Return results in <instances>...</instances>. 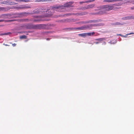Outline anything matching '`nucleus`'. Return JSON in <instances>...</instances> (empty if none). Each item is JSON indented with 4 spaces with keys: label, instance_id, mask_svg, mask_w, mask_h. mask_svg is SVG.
<instances>
[{
    "label": "nucleus",
    "instance_id": "nucleus-1",
    "mask_svg": "<svg viewBox=\"0 0 134 134\" xmlns=\"http://www.w3.org/2000/svg\"><path fill=\"white\" fill-rule=\"evenodd\" d=\"M118 4H114L112 5H107L102 7V8L98 12L92 13V14H101L103 13H105L106 12L112 10L114 7L118 6Z\"/></svg>",
    "mask_w": 134,
    "mask_h": 134
},
{
    "label": "nucleus",
    "instance_id": "nucleus-2",
    "mask_svg": "<svg viewBox=\"0 0 134 134\" xmlns=\"http://www.w3.org/2000/svg\"><path fill=\"white\" fill-rule=\"evenodd\" d=\"M38 11L40 12H46V13L44 15H42L38 16L40 17H45L44 20H43L48 21L49 20L48 18L51 17L53 14L52 13H50V12L51 11L50 10V9L49 8L47 7H41L38 9ZM41 20L40 21H41Z\"/></svg>",
    "mask_w": 134,
    "mask_h": 134
},
{
    "label": "nucleus",
    "instance_id": "nucleus-3",
    "mask_svg": "<svg viewBox=\"0 0 134 134\" xmlns=\"http://www.w3.org/2000/svg\"><path fill=\"white\" fill-rule=\"evenodd\" d=\"M72 3L69 2L64 4V6H60L59 5H55L51 7V8L53 10H55L59 12H63V9H65V7H71Z\"/></svg>",
    "mask_w": 134,
    "mask_h": 134
},
{
    "label": "nucleus",
    "instance_id": "nucleus-4",
    "mask_svg": "<svg viewBox=\"0 0 134 134\" xmlns=\"http://www.w3.org/2000/svg\"><path fill=\"white\" fill-rule=\"evenodd\" d=\"M33 17L34 18V19H23L21 20L24 22H28L30 21H33L34 22L40 21L41 20H45V17H40V16H37L34 15L33 16Z\"/></svg>",
    "mask_w": 134,
    "mask_h": 134
},
{
    "label": "nucleus",
    "instance_id": "nucleus-5",
    "mask_svg": "<svg viewBox=\"0 0 134 134\" xmlns=\"http://www.w3.org/2000/svg\"><path fill=\"white\" fill-rule=\"evenodd\" d=\"M23 26L22 27L24 29H44V26Z\"/></svg>",
    "mask_w": 134,
    "mask_h": 134
},
{
    "label": "nucleus",
    "instance_id": "nucleus-6",
    "mask_svg": "<svg viewBox=\"0 0 134 134\" xmlns=\"http://www.w3.org/2000/svg\"><path fill=\"white\" fill-rule=\"evenodd\" d=\"M101 21L100 20H90L86 21H82L79 23V24H83L88 23H98Z\"/></svg>",
    "mask_w": 134,
    "mask_h": 134
},
{
    "label": "nucleus",
    "instance_id": "nucleus-7",
    "mask_svg": "<svg viewBox=\"0 0 134 134\" xmlns=\"http://www.w3.org/2000/svg\"><path fill=\"white\" fill-rule=\"evenodd\" d=\"M32 14L29 12H23L20 13H18L17 14L19 15L18 16H19L20 18H21L27 16L31 14Z\"/></svg>",
    "mask_w": 134,
    "mask_h": 134
},
{
    "label": "nucleus",
    "instance_id": "nucleus-8",
    "mask_svg": "<svg viewBox=\"0 0 134 134\" xmlns=\"http://www.w3.org/2000/svg\"><path fill=\"white\" fill-rule=\"evenodd\" d=\"M12 15L11 14L9 13L3 14H1V18L3 19H10V17Z\"/></svg>",
    "mask_w": 134,
    "mask_h": 134
},
{
    "label": "nucleus",
    "instance_id": "nucleus-9",
    "mask_svg": "<svg viewBox=\"0 0 134 134\" xmlns=\"http://www.w3.org/2000/svg\"><path fill=\"white\" fill-rule=\"evenodd\" d=\"M92 26H84L80 27H79L77 29L80 30H91L92 29Z\"/></svg>",
    "mask_w": 134,
    "mask_h": 134
},
{
    "label": "nucleus",
    "instance_id": "nucleus-10",
    "mask_svg": "<svg viewBox=\"0 0 134 134\" xmlns=\"http://www.w3.org/2000/svg\"><path fill=\"white\" fill-rule=\"evenodd\" d=\"M124 20H131L134 19V15L126 16L122 18Z\"/></svg>",
    "mask_w": 134,
    "mask_h": 134
},
{
    "label": "nucleus",
    "instance_id": "nucleus-11",
    "mask_svg": "<svg viewBox=\"0 0 134 134\" xmlns=\"http://www.w3.org/2000/svg\"><path fill=\"white\" fill-rule=\"evenodd\" d=\"M31 7L29 6H25V5H21V7H16V8L18 9H25L30 8Z\"/></svg>",
    "mask_w": 134,
    "mask_h": 134
},
{
    "label": "nucleus",
    "instance_id": "nucleus-12",
    "mask_svg": "<svg viewBox=\"0 0 134 134\" xmlns=\"http://www.w3.org/2000/svg\"><path fill=\"white\" fill-rule=\"evenodd\" d=\"M18 13H14L11 14L12 15L11 17H10V19L14 18H20L19 16H18L19 15L17 14Z\"/></svg>",
    "mask_w": 134,
    "mask_h": 134
},
{
    "label": "nucleus",
    "instance_id": "nucleus-13",
    "mask_svg": "<svg viewBox=\"0 0 134 134\" xmlns=\"http://www.w3.org/2000/svg\"><path fill=\"white\" fill-rule=\"evenodd\" d=\"M122 1V0H104V2H113Z\"/></svg>",
    "mask_w": 134,
    "mask_h": 134
},
{
    "label": "nucleus",
    "instance_id": "nucleus-14",
    "mask_svg": "<svg viewBox=\"0 0 134 134\" xmlns=\"http://www.w3.org/2000/svg\"><path fill=\"white\" fill-rule=\"evenodd\" d=\"M16 20L15 19L11 20H0V23L3 22V21H5V22H11L15 21Z\"/></svg>",
    "mask_w": 134,
    "mask_h": 134
},
{
    "label": "nucleus",
    "instance_id": "nucleus-15",
    "mask_svg": "<svg viewBox=\"0 0 134 134\" xmlns=\"http://www.w3.org/2000/svg\"><path fill=\"white\" fill-rule=\"evenodd\" d=\"M10 9L8 8H6L3 7H0V11H7Z\"/></svg>",
    "mask_w": 134,
    "mask_h": 134
},
{
    "label": "nucleus",
    "instance_id": "nucleus-16",
    "mask_svg": "<svg viewBox=\"0 0 134 134\" xmlns=\"http://www.w3.org/2000/svg\"><path fill=\"white\" fill-rule=\"evenodd\" d=\"M95 6V4H94L88 5L87 6L88 9L89 8H92Z\"/></svg>",
    "mask_w": 134,
    "mask_h": 134
},
{
    "label": "nucleus",
    "instance_id": "nucleus-17",
    "mask_svg": "<svg viewBox=\"0 0 134 134\" xmlns=\"http://www.w3.org/2000/svg\"><path fill=\"white\" fill-rule=\"evenodd\" d=\"M39 8H37V10H34L32 13H32L31 14H36L38 13L39 12H40L38 11V9Z\"/></svg>",
    "mask_w": 134,
    "mask_h": 134
},
{
    "label": "nucleus",
    "instance_id": "nucleus-18",
    "mask_svg": "<svg viewBox=\"0 0 134 134\" xmlns=\"http://www.w3.org/2000/svg\"><path fill=\"white\" fill-rule=\"evenodd\" d=\"M86 36L87 35L88 36H90L91 35H93L94 34L95 32H88L87 33H86Z\"/></svg>",
    "mask_w": 134,
    "mask_h": 134
},
{
    "label": "nucleus",
    "instance_id": "nucleus-19",
    "mask_svg": "<svg viewBox=\"0 0 134 134\" xmlns=\"http://www.w3.org/2000/svg\"><path fill=\"white\" fill-rule=\"evenodd\" d=\"M112 25H122L123 24L120 22H116L111 24Z\"/></svg>",
    "mask_w": 134,
    "mask_h": 134
},
{
    "label": "nucleus",
    "instance_id": "nucleus-20",
    "mask_svg": "<svg viewBox=\"0 0 134 134\" xmlns=\"http://www.w3.org/2000/svg\"><path fill=\"white\" fill-rule=\"evenodd\" d=\"M78 35L83 37H85L86 36V33L79 34H78Z\"/></svg>",
    "mask_w": 134,
    "mask_h": 134
},
{
    "label": "nucleus",
    "instance_id": "nucleus-21",
    "mask_svg": "<svg viewBox=\"0 0 134 134\" xmlns=\"http://www.w3.org/2000/svg\"><path fill=\"white\" fill-rule=\"evenodd\" d=\"M20 38L21 39H26L27 36L25 35H23L20 36Z\"/></svg>",
    "mask_w": 134,
    "mask_h": 134
},
{
    "label": "nucleus",
    "instance_id": "nucleus-22",
    "mask_svg": "<svg viewBox=\"0 0 134 134\" xmlns=\"http://www.w3.org/2000/svg\"><path fill=\"white\" fill-rule=\"evenodd\" d=\"M105 39L104 38H100L98 39H96V41H99L100 42L103 41V40H104Z\"/></svg>",
    "mask_w": 134,
    "mask_h": 134
},
{
    "label": "nucleus",
    "instance_id": "nucleus-23",
    "mask_svg": "<svg viewBox=\"0 0 134 134\" xmlns=\"http://www.w3.org/2000/svg\"><path fill=\"white\" fill-rule=\"evenodd\" d=\"M65 21H66V20L65 19H64V20H59L58 22L62 23H63V22H64Z\"/></svg>",
    "mask_w": 134,
    "mask_h": 134
},
{
    "label": "nucleus",
    "instance_id": "nucleus-24",
    "mask_svg": "<svg viewBox=\"0 0 134 134\" xmlns=\"http://www.w3.org/2000/svg\"><path fill=\"white\" fill-rule=\"evenodd\" d=\"M21 2H27L30 1L29 0H20Z\"/></svg>",
    "mask_w": 134,
    "mask_h": 134
},
{
    "label": "nucleus",
    "instance_id": "nucleus-25",
    "mask_svg": "<svg viewBox=\"0 0 134 134\" xmlns=\"http://www.w3.org/2000/svg\"><path fill=\"white\" fill-rule=\"evenodd\" d=\"M18 4L17 3H16L15 2H12V4H10V5H13L14 4Z\"/></svg>",
    "mask_w": 134,
    "mask_h": 134
},
{
    "label": "nucleus",
    "instance_id": "nucleus-26",
    "mask_svg": "<svg viewBox=\"0 0 134 134\" xmlns=\"http://www.w3.org/2000/svg\"><path fill=\"white\" fill-rule=\"evenodd\" d=\"M1 3V4H6V2H5V1H3Z\"/></svg>",
    "mask_w": 134,
    "mask_h": 134
},
{
    "label": "nucleus",
    "instance_id": "nucleus-27",
    "mask_svg": "<svg viewBox=\"0 0 134 134\" xmlns=\"http://www.w3.org/2000/svg\"><path fill=\"white\" fill-rule=\"evenodd\" d=\"M12 1L10 0H9V4L10 5V4H12Z\"/></svg>",
    "mask_w": 134,
    "mask_h": 134
},
{
    "label": "nucleus",
    "instance_id": "nucleus-28",
    "mask_svg": "<svg viewBox=\"0 0 134 134\" xmlns=\"http://www.w3.org/2000/svg\"><path fill=\"white\" fill-rule=\"evenodd\" d=\"M50 1V0H41V1L42 2H46V1Z\"/></svg>",
    "mask_w": 134,
    "mask_h": 134
},
{
    "label": "nucleus",
    "instance_id": "nucleus-29",
    "mask_svg": "<svg viewBox=\"0 0 134 134\" xmlns=\"http://www.w3.org/2000/svg\"><path fill=\"white\" fill-rule=\"evenodd\" d=\"M88 9V8H87V6L86 7H83V9H84V10H85V9Z\"/></svg>",
    "mask_w": 134,
    "mask_h": 134
},
{
    "label": "nucleus",
    "instance_id": "nucleus-30",
    "mask_svg": "<svg viewBox=\"0 0 134 134\" xmlns=\"http://www.w3.org/2000/svg\"><path fill=\"white\" fill-rule=\"evenodd\" d=\"M6 4H9V0H7L5 1Z\"/></svg>",
    "mask_w": 134,
    "mask_h": 134
},
{
    "label": "nucleus",
    "instance_id": "nucleus-31",
    "mask_svg": "<svg viewBox=\"0 0 134 134\" xmlns=\"http://www.w3.org/2000/svg\"><path fill=\"white\" fill-rule=\"evenodd\" d=\"M16 43H13L12 44V45L13 47H15L16 46Z\"/></svg>",
    "mask_w": 134,
    "mask_h": 134
},
{
    "label": "nucleus",
    "instance_id": "nucleus-32",
    "mask_svg": "<svg viewBox=\"0 0 134 134\" xmlns=\"http://www.w3.org/2000/svg\"><path fill=\"white\" fill-rule=\"evenodd\" d=\"M92 1H91V0H88L86 2H85L86 3L91 2H92Z\"/></svg>",
    "mask_w": 134,
    "mask_h": 134
},
{
    "label": "nucleus",
    "instance_id": "nucleus-33",
    "mask_svg": "<svg viewBox=\"0 0 134 134\" xmlns=\"http://www.w3.org/2000/svg\"><path fill=\"white\" fill-rule=\"evenodd\" d=\"M46 25L45 24H36V25Z\"/></svg>",
    "mask_w": 134,
    "mask_h": 134
},
{
    "label": "nucleus",
    "instance_id": "nucleus-34",
    "mask_svg": "<svg viewBox=\"0 0 134 134\" xmlns=\"http://www.w3.org/2000/svg\"><path fill=\"white\" fill-rule=\"evenodd\" d=\"M9 33H5L4 34H3V35H8L9 34Z\"/></svg>",
    "mask_w": 134,
    "mask_h": 134
},
{
    "label": "nucleus",
    "instance_id": "nucleus-35",
    "mask_svg": "<svg viewBox=\"0 0 134 134\" xmlns=\"http://www.w3.org/2000/svg\"><path fill=\"white\" fill-rule=\"evenodd\" d=\"M134 34V33H132V32L131 33H129V34H127L126 35H131V34Z\"/></svg>",
    "mask_w": 134,
    "mask_h": 134
},
{
    "label": "nucleus",
    "instance_id": "nucleus-36",
    "mask_svg": "<svg viewBox=\"0 0 134 134\" xmlns=\"http://www.w3.org/2000/svg\"><path fill=\"white\" fill-rule=\"evenodd\" d=\"M71 14H71V13H68V14H66V15H71Z\"/></svg>",
    "mask_w": 134,
    "mask_h": 134
},
{
    "label": "nucleus",
    "instance_id": "nucleus-37",
    "mask_svg": "<svg viewBox=\"0 0 134 134\" xmlns=\"http://www.w3.org/2000/svg\"><path fill=\"white\" fill-rule=\"evenodd\" d=\"M15 1L18 2H21V0H15Z\"/></svg>",
    "mask_w": 134,
    "mask_h": 134
},
{
    "label": "nucleus",
    "instance_id": "nucleus-38",
    "mask_svg": "<svg viewBox=\"0 0 134 134\" xmlns=\"http://www.w3.org/2000/svg\"><path fill=\"white\" fill-rule=\"evenodd\" d=\"M85 2H80V4H81V3H85Z\"/></svg>",
    "mask_w": 134,
    "mask_h": 134
},
{
    "label": "nucleus",
    "instance_id": "nucleus-39",
    "mask_svg": "<svg viewBox=\"0 0 134 134\" xmlns=\"http://www.w3.org/2000/svg\"><path fill=\"white\" fill-rule=\"evenodd\" d=\"M36 1L38 2H41V0H37Z\"/></svg>",
    "mask_w": 134,
    "mask_h": 134
},
{
    "label": "nucleus",
    "instance_id": "nucleus-40",
    "mask_svg": "<svg viewBox=\"0 0 134 134\" xmlns=\"http://www.w3.org/2000/svg\"><path fill=\"white\" fill-rule=\"evenodd\" d=\"M3 44L4 45H5V46H9V45H8V44H5L4 43Z\"/></svg>",
    "mask_w": 134,
    "mask_h": 134
},
{
    "label": "nucleus",
    "instance_id": "nucleus-41",
    "mask_svg": "<svg viewBox=\"0 0 134 134\" xmlns=\"http://www.w3.org/2000/svg\"><path fill=\"white\" fill-rule=\"evenodd\" d=\"M81 14L82 15H83L85 14H84V13H81Z\"/></svg>",
    "mask_w": 134,
    "mask_h": 134
},
{
    "label": "nucleus",
    "instance_id": "nucleus-42",
    "mask_svg": "<svg viewBox=\"0 0 134 134\" xmlns=\"http://www.w3.org/2000/svg\"><path fill=\"white\" fill-rule=\"evenodd\" d=\"M63 15H59V17H62V16Z\"/></svg>",
    "mask_w": 134,
    "mask_h": 134
},
{
    "label": "nucleus",
    "instance_id": "nucleus-43",
    "mask_svg": "<svg viewBox=\"0 0 134 134\" xmlns=\"http://www.w3.org/2000/svg\"><path fill=\"white\" fill-rule=\"evenodd\" d=\"M99 43V42H95V43L96 44H98V43Z\"/></svg>",
    "mask_w": 134,
    "mask_h": 134
},
{
    "label": "nucleus",
    "instance_id": "nucleus-44",
    "mask_svg": "<svg viewBox=\"0 0 134 134\" xmlns=\"http://www.w3.org/2000/svg\"><path fill=\"white\" fill-rule=\"evenodd\" d=\"M47 40H49V39L48 38H47Z\"/></svg>",
    "mask_w": 134,
    "mask_h": 134
},
{
    "label": "nucleus",
    "instance_id": "nucleus-45",
    "mask_svg": "<svg viewBox=\"0 0 134 134\" xmlns=\"http://www.w3.org/2000/svg\"><path fill=\"white\" fill-rule=\"evenodd\" d=\"M104 25V24H103V23H101V25Z\"/></svg>",
    "mask_w": 134,
    "mask_h": 134
},
{
    "label": "nucleus",
    "instance_id": "nucleus-46",
    "mask_svg": "<svg viewBox=\"0 0 134 134\" xmlns=\"http://www.w3.org/2000/svg\"><path fill=\"white\" fill-rule=\"evenodd\" d=\"M0 18H1V15H0Z\"/></svg>",
    "mask_w": 134,
    "mask_h": 134
},
{
    "label": "nucleus",
    "instance_id": "nucleus-47",
    "mask_svg": "<svg viewBox=\"0 0 134 134\" xmlns=\"http://www.w3.org/2000/svg\"><path fill=\"white\" fill-rule=\"evenodd\" d=\"M92 2H93V1H94V0H92Z\"/></svg>",
    "mask_w": 134,
    "mask_h": 134
},
{
    "label": "nucleus",
    "instance_id": "nucleus-48",
    "mask_svg": "<svg viewBox=\"0 0 134 134\" xmlns=\"http://www.w3.org/2000/svg\"><path fill=\"white\" fill-rule=\"evenodd\" d=\"M131 8V9H134V8H132V7Z\"/></svg>",
    "mask_w": 134,
    "mask_h": 134
},
{
    "label": "nucleus",
    "instance_id": "nucleus-49",
    "mask_svg": "<svg viewBox=\"0 0 134 134\" xmlns=\"http://www.w3.org/2000/svg\"><path fill=\"white\" fill-rule=\"evenodd\" d=\"M93 25H97L96 24H94Z\"/></svg>",
    "mask_w": 134,
    "mask_h": 134
},
{
    "label": "nucleus",
    "instance_id": "nucleus-50",
    "mask_svg": "<svg viewBox=\"0 0 134 134\" xmlns=\"http://www.w3.org/2000/svg\"><path fill=\"white\" fill-rule=\"evenodd\" d=\"M119 35H120V36H122L121 35H120V34H119Z\"/></svg>",
    "mask_w": 134,
    "mask_h": 134
},
{
    "label": "nucleus",
    "instance_id": "nucleus-51",
    "mask_svg": "<svg viewBox=\"0 0 134 134\" xmlns=\"http://www.w3.org/2000/svg\"><path fill=\"white\" fill-rule=\"evenodd\" d=\"M124 36V37H126L125 36Z\"/></svg>",
    "mask_w": 134,
    "mask_h": 134
},
{
    "label": "nucleus",
    "instance_id": "nucleus-52",
    "mask_svg": "<svg viewBox=\"0 0 134 134\" xmlns=\"http://www.w3.org/2000/svg\"><path fill=\"white\" fill-rule=\"evenodd\" d=\"M53 25L52 24V25Z\"/></svg>",
    "mask_w": 134,
    "mask_h": 134
}]
</instances>
